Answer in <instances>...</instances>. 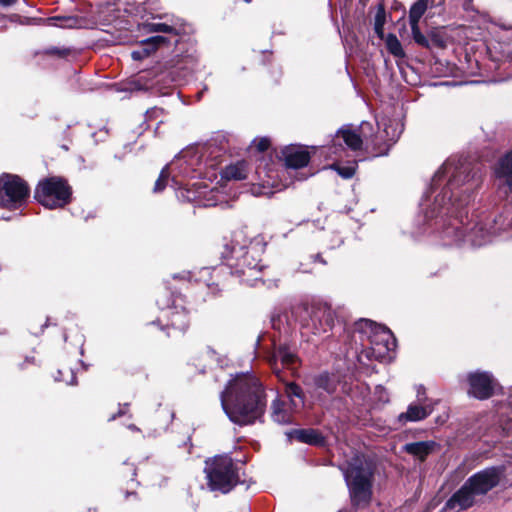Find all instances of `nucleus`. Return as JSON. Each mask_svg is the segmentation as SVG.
I'll list each match as a JSON object with an SVG mask.
<instances>
[{
	"instance_id": "obj_1",
	"label": "nucleus",
	"mask_w": 512,
	"mask_h": 512,
	"mask_svg": "<svg viewBox=\"0 0 512 512\" xmlns=\"http://www.w3.org/2000/svg\"><path fill=\"white\" fill-rule=\"evenodd\" d=\"M221 405L229 419L240 426L261 420L266 409V396L259 380L250 374H238L220 395Z\"/></svg>"
},
{
	"instance_id": "obj_2",
	"label": "nucleus",
	"mask_w": 512,
	"mask_h": 512,
	"mask_svg": "<svg viewBox=\"0 0 512 512\" xmlns=\"http://www.w3.org/2000/svg\"><path fill=\"white\" fill-rule=\"evenodd\" d=\"M263 247L259 242L247 239L243 231L234 232L229 243L224 245L222 256L227 260V265L239 276H248L251 279H244L249 283L257 280V274L261 271L260 256Z\"/></svg>"
},
{
	"instance_id": "obj_3",
	"label": "nucleus",
	"mask_w": 512,
	"mask_h": 512,
	"mask_svg": "<svg viewBox=\"0 0 512 512\" xmlns=\"http://www.w3.org/2000/svg\"><path fill=\"white\" fill-rule=\"evenodd\" d=\"M464 175L463 183L468 182L469 174L467 168L464 166L458 167L453 160H447L443 166L436 173L435 178L440 180L442 177H448V184L442 196L438 195L435 198V207L427 212V218L442 217L444 215L453 214L458 209L462 208L467 201L461 199H454V189L457 188Z\"/></svg>"
},
{
	"instance_id": "obj_4",
	"label": "nucleus",
	"mask_w": 512,
	"mask_h": 512,
	"mask_svg": "<svg viewBox=\"0 0 512 512\" xmlns=\"http://www.w3.org/2000/svg\"><path fill=\"white\" fill-rule=\"evenodd\" d=\"M373 465L362 455H355L343 469L351 502L354 506L366 505L372 496Z\"/></svg>"
},
{
	"instance_id": "obj_5",
	"label": "nucleus",
	"mask_w": 512,
	"mask_h": 512,
	"mask_svg": "<svg viewBox=\"0 0 512 512\" xmlns=\"http://www.w3.org/2000/svg\"><path fill=\"white\" fill-rule=\"evenodd\" d=\"M356 330L367 337L370 347L366 352L368 358L377 361L391 359L390 352L396 347V340L392 332L384 326L371 320L361 319L356 323Z\"/></svg>"
},
{
	"instance_id": "obj_6",
	"label": "nucleus",
	"mask_w": 512,
	"mask_h": 512,
	"mask_svg": "<svg viewBox=\"0 0 512 512\" xmlns=\"http://www.w3.org/2000/svg\"><path fill=\"white\" fill-rule=\"evenodd\" d=\"M204 472L211 491L228 493L239 482V475L232 458L228 455H216L205 461Z\"/></svg>"
},
{
	"instance_id": "obj_7",
	"label": "nucleus",
	"mask_w": 512,
	"mask_h": 512,
	"mask_svg": "<svg viewBox=\"0 0 512 512\" xmlns=\"http://www.w3.org/2000/svg\"><path fill=\"white\" fill-rule=\"evenodd\" d=\"M70 196V187L59 177L46 178L35 189V199L50 209L63 207L69 202Z\"/></svg>"
},
{
	"instance_id": "obj_8",
	"label": "nucleus",
	"mask_w": 512,
	"mask_h": 512,
	"mask_svg": "<svg viewBox=\"0 0 512 512\" xmlns=\"http://www.w3.org/2000/svg\"><path fill=\"white\" fill-rule=\"evenodd\" d=\"M27 183L17 175L3 174L0 177V206L8 209L21 207L29 197Z\"/></svg>"
},
{
	"instance_id": "obj_9",
	"label": "nucleus",
	"mask_w": 512,
	"mask_h": 512,
	"mask_svg": "<svg viewBox=\"0 0 512 512\" xmlns=\"http://www.w3.org/2000/svg\"><path fill=\"white\" fill-rule=\"evenodd\" d=\"M467 381L469 383L468 394L479 400L490 398L497 387V382L488 372L469 373Z\"/></svg>"
},
{
	"instance_id": "obj_10",
	"label": "nucleus",
	"mask_w": 512,
	"mask_h": 512,
	"mask_svg": "<svg viewBox=\"0 0 512 512\" xmlns=\"http://www.w3.org/2000/svg\"><path fill=\"white\" fill-rule=\"evenodd\" d=\"M310 319L306 326L315 335L328 332L334 325L335 314L327 304H316L311 307Z\"/></svg>"
},
{
	"instance_id": "obj_11",
	"label": "nucleus",
	"mask_w": 512,
	"mask_h": 512,
	"mask_svg": "<svg viewBox=\"0 0 512 512\" xmlns=\"http://www.w3.org/2000/svg\"><path fill=\"white\" fill-rule=\"evenodd\" d=\"M502 475V467H490L474 474L467 480V482L471 485L474 493H477V495H483L499 483Z\"/></svg>"
},
{
	"instance_id": "obj_12",
	"label": "nucleus",
	"mask_w": 512,
	"mask_h": 512,
	"mask_svg": "<svg viewBox=\"0 0 512 512\" xmlns=\"http://www.w3.org/2000/svg\"><path fill=\"white\" fill-rule=\"evenodd\" d=\"M195 189H186L184 195L182 193V197H185L188 201L196 202L199 206L203 207H211L218 204L219 201V192L213 189L206 191V187H202L201 183L193 184Z\"/></svg>"
},
{
	"instance_id": "obj_13",
	"label": "nucleus",
	"mask_w": 512,
	"mask_h": 512,
	"mask_svg": "<svg viewBox=\"0 0 512 512\" xmlns=\"http://www.w3.org/2000/svg\"><path fill=\"white\" fill-rule=\"evenodd\" d=\"M269 361L273 371L279 375L281 372L279 364H281L283 368L295 369L298 363V357L290 347L281 345L274 351Z\"/></svg>"
},
{
	"instance_id": "obj_14",
	"label": "nucleus",
	"mask_w": 512,
	"mask_h": 512,
	"mask_svg": "<svg viewBox=\"0 0 512 512\" xmlns=\"http://www.w3.org/2000/svg\"><path fill=\"white\" fill-rule=\"evenodd\" d=\"M471 485L466 481L465 484L447 501L446 507L450 509L464 510L473 505L475 497Z\"/></svg>"
},
{
	"instance_id": "obj_15",
	"label": "nucleus",
	"mask_w": 512,
	"mask_h": 512,
	"mask_svg": "<svg viewBox=\"0 0 512 512\" xmlns=\"http://www.w3.org/2000/svg\"><path fill=\"white\" fill-rule=\"evenodd\" d=\"M142 29L146 33H164L179 35L182 29V22L179 19L171 18L168 22H145Z\"/></svg>"
},
{
	"instance_id": "obj_16",
	"label": "nucleus",
	"mask_w": 512,
	"mask_h": 512,
	"mask_svg": "<svg viewBox=\"0 0 512 512\" xmlns=\"http://www.w3.org/2000/svg\"><path fill=\"white\" fill-rule=\"evenodd\" d=\"M283 156L286 166L293 169L306 166L310 160L308 151L296 146L286 147L283 150Z\"/></svg>"
},
{
	"instance_id": "obj_17",
	"label": "nucleus",
	"mask_w": 512,
	"mask_h": 512,
	"mask_svg": "<svg viewBox=\"0 0 512 512\" xmlns=\"http://www.w3.org/2000/svg\"><path fill=\"white\" fill-rule=\"evenodd\" d=\"M341 141L353 151L361 149L363 143L360 135L355 130L342 128L338 130L334 139L335 150L333 152L335 154L337 153V146H341Z\"/></svg>"
},
{
	"instance_id": "obj_18",
	"label": "nucleus",
	"mask_w": 512,
	"mask_h": 512,
	"mask_svg": "<svg viewBox=\"0 0 512 512\" xmlns=\"http://www.w3.org/2000/svg\"><path fill=\"white\" fill-rule=\"evenodd\" d=\"M272 419L279 424H289L293 420V413L296 408L289 402H283L280 399H275L271 405Z\"/></svg>"
},
{
	"instance_id": "obj_19",
	"label": "nucleus",
	"mask_w": 512,
	"mask_h": 512,
	"mask_svg": "<svg viewBox=\"0 0 512 512\" xmlns=\"http://www.w3.org/2000/svg\"><path fill=\"white\" fill-rule=\"evenodd\" d=\"M433 407L430 405L421 406L411 404L408 406L407 411L398 416L399 422L405 424L407 422H415L425 419L432 412Z\"/></svg>"
},
{
	"instance_id": "obj_20",
	"label": "nucleus",
	"mask_w": 512,
	"mask_h": 512,
	"mask_svg": "<svg viewBox=\"0 0 512 512\" xmlns=\"http://www.w3.org/2000/svg\"><path fill=\"white\" fill-rule=\"evenodd\" d=\"M436 447L437 444L434 441H421L406 444L404 451L423 461Z\"/></svg>"
},
{
	"instance_id": "obj_21",
	"label": "nucleus",
	"mask_w": 512,
	"mask_h": 512,
	"mask_svg": "<svg viewBox=\"0 0 512 512\" xmlns=\"http://www.w3.org/2000/svg\"><path fill=\"white\" fill-rule=\"evenodd\" d=\"M495 173L512 190V150L499 161Z\"/></svg>"
},
{
	"instance_id": "obj_22",
	"label": "nucleus",
	"mask_w": 512,
	"mask_h": 512,
	"mask_svg": "<svg viewBox=\"0 0 512 512\" xmlns=\"http://www.w3.org/2000/svg\"><path fill=\"white\" fill-rule=\"evenodd\" d=\"M247 175L248 167L245 161H238L234 164H230L221 172V176L225 180H243L246 179Z\"/></svg>"
},
{
	"instance_id": "obj_23",
	"label": "nucleus",
	"mask_w": 512,
	"mask_h": 512,
	"mask_svg": "<svg viewBox=\"0 0 512 512\" xmlns=\"http://www.w3.org/2000/svg\"><path fill=\"white\" fill-rule=\"evenodd\" d=\"M169 324L173 329L184 332L189 326L188 314L185 309H174L168 313Z\"/></svg>"
},
{
	"instance_id": "obj_24",
	"label": "nucleus",
	"mask_w": 512,
	"mask_h": 512,
	"mask_svg": "<svg viewBox=\"0 0 512 512\" xmlns=\"http://www.w3.org/2000/svg\"><path fill=\"white\" fill-rule=\"evenodd\" d=\"M290 435H293L298 441L313 445H321L324 442L323 437L316 430L313 429H298L294 430Z\"/></svg>"
},
{
	"instance_id": "obj_25",
	"label": "nucleus",
	"mask_w": 512,
	"mask_h": 512,
	"mask_svg": "<svg viewBox=\"0 0 512 512\" xmlns=\"http://www.w3.org/2000/svg\"><path fill=\"white\" fill-rule=\"evenodd\" d=\"M285 392L289 397V403L293 405L294 408L298 406H302L304 404V394L299 385L294 382H290L286 384Z\"/></svg>"
},
{
	"instance_id": "obj_26",
	"label": "nucleus",
	"mask_w": 512,
	"mask_h": 512,
	"mask_svg": "<svg viewBox=\"0 0 512 512\" xmlns=\"http://www.w3.org/2000/svg\"><path fill=\"white\" fill-rule=\"evenodd\" d=\"M429 2V0H417L413 3L409 10V22H419L427 11Z\"/></svg>"
},
{
	"instance_id": "obj_27",
	"label": "nucleus",
	"mask_w": 512,
	"mask_h": 512,
	"mask_svg": "<svg viewBox=\"0 0 512 512\" xmlns=\"http://www.w3.org/2000/svg\"><path fill=\"white\" fill-rule=\"evenodd\" d=\"M387 50L395 57H404L405 53L398 38L394 34H388L385 40Z\"/></svg>"
},
{
	"instance_id": "obj_28",
	"label": "nucleus",
	"mask_w": 512,
	"mask_h": 512,
	"mask_svg": "<svg viewBox=\"0 0 512 512\" xmlns=\"http://www.w3.org/2000/svg\"><path fill=\"white\" fill-rule=\"evenodd\" d=\"M166 43H168V40L166 37H163V36H152V37H149V38L141 41L142 46L149 48V49H146V52H144V54H151L159 46L166 44Z\"/></svg>"
},
{
	"instance_id": "obj_29",
	"label": "nucleus",
	"mask_w": 512,
	"mask_h": 512,
	"mask_svg": "<svg viewBox=\"0 0 512 512\" xmlns=\"http://www.w3.org/2000/svg\"><path fill=\"white\" fill-rule=\"evenodd\" d=\"M443 233H444V238H451V243L458 242V241L462 240L464 237L463 230L459 229L455 225H449L448 227H446L444 229Z\"/></svg>"
},
{
	"instance_id": "obj_30",
	"label": "nucleus",
	"mask_w": 512,
	"mask_h": 512,
	"mask_svg": "<svg viewBox=\"0 0 512 512\" xmlns=\"http://www.w3.org/2000/svg\"><path fill=\"white\" fill-rule=\"evenodd\" d=\"M414 41L424 47L428 46L427 38L421 33L419 22H409Z\"/></svg>"
},
{
	"instance_id": "obj_31",
	"label": "nucleus",
	"mask_w": 512,
	"mask_h": 512,
	"mask_svg": "<svg viewBox=\"0 0 512 512\" xmlns=\"http://www.w3.org/2000/svg\"><path fill=\"white\" fill-rule=\"evenodd\" d=\"M332 169L336 170L338 172V174L344 178V179H350L354 176L355 174V171H356V163L352 164V165H347V166H341V165H338V164H333L331 166Z\"/></svg>"
},
{
	"instance_id": "obj_32",
	"label": "nucleus",
	"mask_w": 512,
	"mask_h": 512,
	"mask_svg": "<svg viewBox=\"0 0 512 512\" xmlns=\"http://www.w3.org/2000/svg\"><path fill=\"white\" fill-rule=\"evenodd\" d=\"M169 166H165L161 173L159 178L157 179L155 186H154V192H160L165 188L168 176H169Z\"/></svg>"
},
{
	"instance_id": "obj_33",
	"label": "nucleus",
	"mask_w": 512,
	"mask_h": 512,
	"mask_svg": "<svg viewBox=\"0 0 512 512\" xmlns=\"http://www.w3.org/2000/svg\"><path fill=\"white\" fill-rule=\"evenodd\" d=\"M67 21H69V19H66L64 17H59V16L49 17V18L45 19V22L47 25L59 26V27H64L65 25L63 24V22H67Z\"/></svg>"
},
{
	"instance_id": "obj_34",
	"label": "nucleus",
	"mask_w": 512,
	"mask_h": 512,
	"mask_svg": "<svg viewBox=\"0 0 512 512\" xmlns=\"http://www.w3.org/2000/svg\"><path fill=\"white\" fill-rule=\"evenodd\" d=\"M171 166H172V168H173V169H174V167L179 168V174H180V175H183V176H185V177L190 176V172L188 171V169H187V168H183V167H182V157H179L178 159H176L175 161H173V162L171 163Z\"/></svg>"
},
{
	"instance_id": "obj_35",
	"label": "nucleus",
	"mask_w": 512,
	"mask_h": 512,
	"mask_svg": "<svg viewBox=\"0 0 512 512\" xmlns=\"http://www.w3.org/2000/svg\"><path fill=\"white\" fill-rule=\"evenodd\" d=\"M254 144L256 146V148L259 150V151H265L268 149L269 145H270V141L269 139L267 138H261L260 140L258 141H254Z\"/></svg>"
},
{
	"instance_id": "obj_36",
	"label": "nucleus",
	"mask_w": 512,
	"mask_h": 512,
	"mask_svg": "<svg viewBox=\"0 0 512 512\" xmlns=\"http://www.w3.org/2000/svg\"><path fill=\"white\" fill-rule=\"evenodd\" d=\"M146 49H149L148 47H145V46H142V48L140 50H135L131 53V56L134 60H141L147 56H149L150 54H144V52H146Z\"/></svg>"
},
{
	"instance_id": "obj_37",
	"label": "nucleus",
	"mask_w": 512,
	"mask_h": 512,
	"mask_svg": "<svg viewBox=\"0 0 512 512\" xmlns=\"http://www.w3.org/2000/svg\"><path fill=\"white\" fill-rule=\"evenodd\" d=\"M374 30L380 38H383V21L381 20L379 15H377L376 17Z\"/></svg>"
},
{
	"instance_id": "obj_38",
	"label": "nucleus",
	"mask_w": 512,
	"mask_h": 512,
	"mask_svg": "<svg viewBox=\"0 0 512 512\" xmlns=\"http://www.w3.org/2000/svg\"><path fill=\"white\" fill-rule=\"evenodd\" d=\"M383 125L385 126L384 132H385L386 136L389 138V140L396 141L399 137V132H397L396 130H393L392 133H390V131H389L390 127L387 126L385 123H383Z\"/></svg>"
},
{
	"instance_id": "obj_39",
	"label": "nucleus",
	"mask_w": 512,
	"mask_h": 512,
	"mask_svg": "<svg viewBox=\"0 0 512 512\" xmlns=\"http://www.w3.org/2000/svg\"><path fill=\"white\" fill-rule=\"evenodd\" d=\"M128 407H129V404H128V403H125V404H123V405H120L117 415H112V416L109 418V421L115 420L117 416H123V415L127 414V412H128Z\"/></svg>"
},
{
	"instance_id": "obj_40",
	"label": "nucleus",
	"mask_w": 512,
	"mask_h": 512,
	"mask_svg": "<svg viewBox=\"0 0 512 512\" xmlns=\"http://www.w3.org/2000/svg\"><path fill=\"white\" fill-rule=\"evenodd\" d=\"M328 381V376L327 375H321L318 379H317V385L319 387H322L323 389H325L326 391L328 392H331V390L329 389V387L326 385V382Z\"/></svg>"
},
{
	"instance_id": "obj_41",
	"label": "nucleus",
	"mask_w": 512,
	"mask_h": 512,
	"mask_svg": "<svg viewBox=\"0 0 512 512\" xmlns=\"http://www.w3.org/2000/svg\"><path fill=\"white\" fill-rule=\"evenodd\" d=\"M66 372L70 374V380H66V379H64L62 377H56V380H58V381H65L67 384L74 385L76 383V377H75L73 371L72 370H67Z\"/></svg>"
},
{
	"instance_id": "obj_42",
	"label": "nucleus",
	"mask_w": 512,
	"mask_h": 512,
	"mask_svg": "<svg viewBox=\"0 0 512 512\" xmlns=\"http://www.w3.org/2000/svg\"><path fill=\"white\" fill-rule=\"evenodd\" d=\"M16 1L17 0H0V5L4 6V7H7V6H11L14 3H16Z\"/></svg>"
},
{
	"instance_id": "obj_43",
	"label": "nucleus",
	"mask_w": 512,
	"mask_h": 512,
	"mask_svg": "<svg viewBox=\"0 0 512 512\" xmlns=\"http://www.w3.org/2000/svg\"><path fill=\"white\" fill-rule=\"evenodd\" d=\"M212 150H213V148H212V146H211V145L207 146V147L205 148V151H204V153H203V156H204V155H209V156H211V155H212V153H213V152H212Z\"/></svg>"
},
{
	"instance_id": "obj_44",
	"label": "nucleus",
	"mask_w": 512,
	"mask_h": 512,
	"mask_svg": "<svg viewBox=\"0 0 512 512\" xmlns=\"http://www.w3.org/2000/svg\"><path fill=\"white\" fill-rule=\"evenodd\" d=\"M218 156L219 155H216L215 157H213V159L211 160V163H209L210 167H214L215 165H217L218 162L216 161V159Z\"/></svg>"
},
{
	"instance_id": "obj_45",
	"label": "nucleus",
	"mask_w": 512,
	"mask_h": 512,
	"mask_svg": "<svg viewBox=\"0 0 512 512\" xmlns=\"http://www.w3.org/2000/svg\"><path fill=\"white\" fill-rule=\"evenodd\" d=\"M128 429H130L131 431H137V432L140 431V429L136 425H134V424H130L128 426Z\"/></svg>"
},
{
	"instance_id": "obj_46",
	"label": "nucleus",
	"mask_w": 512,
	"mask_h": 512,
	"mask_svg": "<svg viewBox=\"0 0 512 512\" xmlns=\"http://www.w3.org/2000/svg\"><path fill=\"white\" fill-rule=\"evenodd\" d=\"M316 259L325 264V261L320 257V255H316Z\"/></svg>"
},
{
	"instance_id": "obj_47",
	"label": "nucleus",
	"mask_w": 512,
	"mask_h": 512,
	"mask_svg": "<svg viewBox=\"0 0 512 512\" xmlns=\"http://www.w3.org/2000/svg\"><path fill=\"white\" fill-rule=\"evenodd\" d=\"M201 272H202V273H204V274H208V273H209V268H206V267H205V268H203V269L201 270Z\"/></svg>"
},
{
	"instance_id": "obj_48",
	"label": "nucleus",
	"mask_w": 512,
	"mask_h": 512,
	"mask_svg": "<svg viewBox=\"0 0 512 512\" xmlns=\"http://www.w3.org/2000/svg\"><path fill=\"white\" fill-rule=\"evenodd\" d=\"M266 184H267V185H270V181H269V180H268V181H265V182L263 183V187H265V185H266ZM271 185L273 186L274 184H273V183H271Z\"/></svg>"
},
{
	"instance_id": "obj_49",
	"label": "nucleus",
	"mask_w": 512,
	"mask_h": 512,
	"mask_svg": "<svg viewBox=\"0 0 512 512\" xmlns=\"http://www.w3.org/2000/svg\"><path fill=\"white\" fill-rule=\"evenodd\" d=\"M49 52L50 53H58V54H60V52L57 49L50 50Z\"/></svg>"
},
{
	"instance_id": "obj_50",
	"label": "nucleus",
	"mask_w": 512,
	"mask_h": 512,
	"mask_svg": "<svg viewBox=\"0 0 512 512\" xmlns=\"http://www.w3.org/2000/svg\"><path fill=\"white\" fill-rule=\"evenodd\" d=\"M58 374H59V376H62L63 371L62 370H58Z\"/></svg>"
},
{
	"instance_id": "obj_51",
	"label": "nucleus",
	"mask_w": 512,
	"mask_h": 512,
	"mask_svg": "<svg viewBox=\"0 0 512 512\" xmlns=\"http://www.w3.org/2000/svg\"><path fill=\"white\" fill-rule=\"evenodd\" d=\"M184 164L186 165V167H185V168L189 167V164H188V162H187V161H184Z\"/></svg>"
},
{
	"instance_id": "obj_52",
	"label": "nucleus",
	"mask_w": 512,
	"mask_h": 512,
	"mask_svg": "<svg viewBox=\"0 0 512 512\" xmlns=\"http://www.w3.org/2000/svg\"><path fill=\"white\" fill-rule=\"evenodd\" d=\"M184 164L186 165V167H185V168L189 167V164H188V162H187V161H184Z\"/></svg>"
},
{
	"instance_id": "obj_53",
	"label": "nucleus",
	"mask_w": 512,
	"mask_h": 512,
	"mask_svg": "<svg viewBox=\"0 0 512 512\" xmlns=\"http://www.w3.org/2000/svg\"><path fill=\"white\" fill-rule=\"evenodd\" d=\"M184 164L186 165V167H185V168L189 167V164H188V162H187V161H184Z\"/></svg>"
},
{
	"instance_id": "obj_54",
	"label": "nucleus",
	"mask_w": 512,
	"mask_h": 512,
	"mask_svg": "<svg viewBox=\"0 0 512 512\" xmlns=\"http://www.w3.org/2000/svg\"><path fill=\"white\" fill-rule=\"evenodd\" d=\"M246 3H250L252 0H244Z\"/></svg>"
},
{
	"instance_id": "obj_55",
	"label": "nucleus",
	"mask_w": 512,
	"mask_h": 512,
	"mask_svg": "<svg viewBox=\"0 0 512 512\" xmlns=\"http://www.w3.org/2000/svg\"><path fill=\"white\" fill-rule=\"evenodd\" d=\"M339 512H346V511L341 510V511H339Z\"/></svg>"
}]
</instances>
